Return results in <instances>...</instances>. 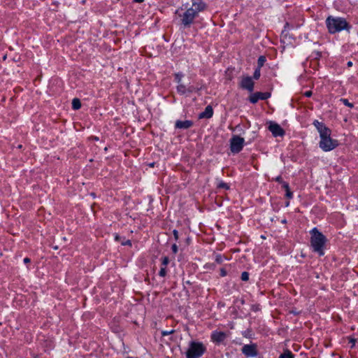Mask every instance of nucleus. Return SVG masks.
<instances>
[{"label":"nucleus","instance_id":"1","mask_svg":"<svg viewBox=\"0 0 358 358\" xmlns=\"http://www.w3.org/2000/svg\"><path fill=\"white\" fill-rule=\"evenodd\" d=\"M311 238L310 244L313 250L320 255H323L324 248L326 243V237L320 232L317 228H314L310 231Z\"/></svg>","mask_w":358,"mask_h":358},{"label":"nucleus","instance_id":"2","mask_svg":"<svg viewBox=\"0 0 358 358\" xmlns=\"http://www.w3.org/2000/svg\"><path fill=\"white\" fill-rule=\"evenodd\" d=\"M327 26L329 33L334 34L348 29L346 20L341 17H328L326 20Z\"/></svg>","mask_w":358,"mask_h":358},{"label":"nucleus","instance_id":"3","mask_svg":"<svg viewBox=\"0 0 358 358\" xmlns=\"http://www.w3.org/2000/svg\"><path fill=\"white\" fill-rule=\"evenodd\" d=\"M182 8H179L176 14L180 18L181 24L185 28L189 27L198 15L189 8L182 13Z\"/></svg>","mask_w":358,"mask_h":358},{"label":"nucleus","instance_id":"4","mask_svg":"<svg viewBox=\"0 0 358 358\" xmlns=\"http://www.w3.org/2000/svg\"><path fill=\"white\" fill-rule=\"evenodd\" d=\"M206 351L205 346L201 343L192 342L186 353L187 358H198Z\"/></svg>","mask_w":358,"mask_h":358},{"label":"nucleus","instance_id":"5","mask_svg":"<svg viewBox=\"0 0 358 358\" xmlns=\"http://www.w3.org/2000/svg\"><path fill=\"white\" fill-rule=\"evenodd\" d=\"M245 140L238 136H234L230 140V148L233 153H238L243 148Z\"/></svg>","mask_w":358,"mask_h":358},{"label":"nucleus","instance_id":"6","mask_svg":"<svg viewBox=\"0 0 358 358\" xmlns=\"http://www.w3.org/2000/svg\"><path fill=\"white\" fill-rule=\"evenodd\" d=\"M337 145V141L332 139L331 136L321 139L320 141V148L325 152L334 149Z\"/></svg>","mask_w":358,"mask_h":358},{"label":"nucleus","instance_id":"7","mask_svg":"<svg viewBox=\"0 0 358 358\" xmlns=\"http://www.w3.org/2000/svg\"><path fill=\"white\" fill-rule=\"evenodd\" d=\"M313 125L316 127L320 134V140L331 136V130L322 122H320L318 120H315L313 122Z\"/></svg>","mask_w":358,"mask_h":358},{"label":"nucleus","instance_id":"8","mask_svg":"<svg viewBox=\"0 0 358 358\" xmlns=\"http://www.w3.org/2000/svg\"><path fill=\"white\" fill-rule=\"evenodd\" d=\"M206 8V3L203 0H192V6L189 8L194 11L197 15Z\"/></svg>","mask_w":358,"mask_h":358},{"label":"nucleus","instance_id":"9","mask_svg":"<svg viewBox=\"0 0 358 358\" xmlns=\"http://www.w3.org/2000/svg\"><path fill=\"white\" fill-rule=\"evenodd\" d=\"M240 87L250 92H252L254 89V82L252 78L250 76H243L240 82Z\"/></svg>","mask_w":358,"mask_h":358},{"label":"nucleus","instance_id":"10","mask_svg":"<svg viewBox=\"0 0 358 358\" xmlns=\"http://www.w3.org/2000/svg\"><path fill=\"white\" fill-rule=\"evenodd\" d=\"M268 124V129L275 137L282 136L285 134V131L278 124L270 122Z\"/></svg>","mask_w":358,"mask_h":358},{"label":"nucleus","instance_id":"11","mask_svg":"<svg viewBox=\"0 0 358 358\" xmlns=\"http://www.w3.org/2000/svg\"><path fill=\"white\" fill-rule=\"evenodd\" d=\"M242 352L247 357H255L257 355L256 347L254 345H245L242 348Z\"/></svg>","mask_w":358,"mask_h":358},{"label":"nucleus","instance_id":"12","mask_svg":"<svg viewBox=\"0 0 358 358\" xmlns=\"http://www.w3.org/2000/svg\"><path fill=\"white\" fill-rule=\"evenodd\" d=\"M270 96L269 93L265 92H257L253 94H252L250 96V102L255 103L258 101L259 99L265 100Z\"/></svg>","mask_w":358,"mask_h":358},{"label":"nucleus","instance_id":"13","mask_svg":"<svg viewBox=\"0 0 358 358\" xmlns=\"http://www.w3.org/2000/svg\"><path fill=\"white\" fill-rule=\"evenodd\" d=\"M227 337V334L222 331H215L212 334L211 338L214 342L221 343Z\"/></svg>","mask_w":358,"mask_h":358},{"label":"nucleus","instance_id":"14","mask_svg":"<svg viewBox=\"0 0 358 358\" xmlns=\"http://www.w3.org/2000/svg\"><path fill=\"white\" fill-rule=\"evenodd\" d=\"M213 110L211 106H208L205 110L199 115V118H210L213 116Z\"/></svg>","mask_w":358,"mask_h":358},{"label":"nucleus","instance_id":"15","mask_svg":"<svg viewBox=\"0 0 358 358\" xmlns=\"http://www.w3.org/2000/svg\"><path fill=\"white\" fill-rule=\"evenodd\" d=\"M192 125V122L190 120H178L176 122V127L178 129H188Z\"/></svg>","mask_w":358,"mask_h":358},{"label":"nucleus","instance_id":"16","mask_svg":"<svg viewBox=\"0 0 358 358\" xmlns=\"http://www.w3.org/2000/svg\"><path fill=\"white\" fill-rule=\"evenodd\" d=\"M81 107V103L78 99H73L72 101V108L74 110H78Z\"/></svg>","mask_w":358,"mask_h":358},{"label":"nucleus","instance_id":"17","mask_svg":"<svg viewBox=\"0 0 358 358\" xmlns=\"http://www.w3.org/2000/svg\"><path fill=\"white\" fill-rule=\"evenodd\" d=\"M279 358H294V356L289 350H285Z\"/></svg>","mask_w":358,"mask_h":358},{"label":"nucleus","instance_id":"18","mask_svg":"<svg viewBox=\"0 0 358 358\" xmlns=\"http://www.w3.org/2000/svg\"><path fill=\"white\" fill-rule=\"evenodd\" d=\"M266 62V58L264 56H260L258 59V68L261 69L262 66H264V63Z\"/></svg>","mask_w":358,"mask_h":358},{"label":"nucleus","instance_id":"19","mask_svg":"<svg viewBox=\"0 0 358 358\" xmlns=\"http://www.w3.org/2000/svg\"><path fill=\"white\" fill-rule=\"evenodd\" d=\"M177 90L180 94H185L186 92L185 86L183 85H179L177 87Z\"/></svg>","mask_w":358,"mask_h":358},{"label":"nucleus","instance_id":"20","mask_svg":"<svg viewBox=\"0 0 358 358\" xmlns=\"http://www.w3.org/2000/svg\"><path fill=\"white\" fill-rule=\"evenodd\" d=\"M260 69L259 68H257L255 71V73H254V75H253V78L255 80H258L260 77Z\"/></svg>","mask_w":358,"mask_h":358},{"label":"nucleus","instance_id":"21","mask_svg":"<svg viewBox=\"0 0 358 358\" xmlns=\"http://www.w3.org/2000/svg\"><path fill=\"white\" fill-rule=\"evenodd\" d=\"M249 279V274L248 272H243L241 274V280L243 281H247Z\"/></svg>","mask_w":358,"mask_h":358},{"label":"nucleus","instance_id":"22","mask_svg":"<svg viewBox=\"0 0 358 358\" xmlns=\"http://www.w3.org/2000/svg\"><path fill=\"white\" fill-rule=\"evenodd\" d=\"M169 262V259L168 257H164L162 258V267H166V266L168 265Z\"/></svg>","mask_w":358,"mask_h":358},{"label":"nucleus","instance_id":"23","mask_svg":"<svg viewBox=\"0 0 358 358\" xmlns=\"http://www.w3.org/2000/svg\"><path fill=\"white\" fill-rule=\"evenodd\" d=\"M341 101H342V102H343L345 106H348V107H350V108L353 107V104H352V103H350V102L348 101V99H341Z\"/></svg>","mask_w":358,"mask_h":358},{"label":"nucleus","instance_id":"24","mask_svg":"<svg viewBox=\"0 0 358 358\" xmlns=\"http://www.w3.org/2000/svg\"><path fill=\"white\" fill-rule=\"evenodd\" d=\"M159 275L162 277H164L166 274V267H162L159 271Z\"/></svg>","mask_w":358,"mask_h":358},{"label":"nucleus","instance_id":"25","mask_svg":"<svg viewBox=\"0 0 358 358\" xmlns=\"http://www.w3.org/2000/svg\"><path fill=\"white\" fill-rule=\"evenodd\" d=\"M173 332H174L173 329H171L170 331H163L162 332V336H168V335L172 334Z\"/></svg>","mask_w":358,"mask_h":358},{"label":"nucleus","instance_id":"26","mask_svg":"<svg viewBox=\"0 0 358 358\" xmlns=\"http://www.w3.org/2000/svg\"><path fill=\"white\" fill-rule=\"evenodd\" d=\"M223 259H224V257H222L221 255H217V256H216L215 261H216L218 264H221V263H222V262H223Z\"/></svg>","mask_w":358,"mask_h":358},{"label":"nucleus","instance_id":"27","mask_svg":"<svg viewBox=\"0 0 358 358\" xmlns=\"http://www.w3.org/2000/svg\"><path fill=\"white\" fill-rule=\"evenodd\" d=\"M349 341L352 344L351 348H353L355 345L357 340L354 338H350Z\"/></svg>","mask_w":358,"mask_h":358},{"label":"nucleus","instance_id":"28","mask_svg":"<svg viewBox=\"0 0 358 358\" xmlns=\"http://www.w3.org/2000/svg\"><path fill=\"white\" fill-rule=\"evenodd\" d=\"M286 196L289 199L292 197V192L289 189L286 190Z\"/></svg>","mask_w":358,"mask_h":358},{"label":"nucleus","instance_id":"29","mask_svg":"<svg viewBox=\"0 0 358 358\" xmlns=\"http://www.w3.org/2000/svg\"><path fill=\"white\" fill-rule=\"evenodd\" d=\"M282 187L285 189V191L289 189L288 183L284 182H282Z\"/></svg>","mask_w":358,"mask_h":358},{"label":"nucleus","instance_id":"30","mask_svg":"<svg viewBox=\"0 0 358 358\" xmlns=\"http://www.w3.org/2000/svg\"><path fill=\"white\" fill-rule=\"evenodd\" d=\"M172 251L175 254L177 253V252H178V246L176 244H173L172 245Z\"/></svg>","mask_w":358,"mask_h":358},{"label":"nucleus","instance_id":"31","mask_svg":"<svg viewBox=\"0 0 358 358\" xmlns=\"http://www.w3.org/2000/svg\"><path fill=\"white\" fill-rule=\"evenodd\" d=\"M219 187L225 188V189H228V188H229V187H228L227 184L224 183V182H221V183L219 185Z\"/></svg>","mask_w":358,"mask_h":358},{"label":"nucleus","instance_id":"32","mask_svg":"<svg viewBox=\"0 0 358 358\" xmlns=\"http://www.w3.org/2000/svg\"><path fill=\"white\" fill-rule=\"evenodd\" d=\"M122 245L131 246V241L129 240H127L125 242H122Z\"/></svg>","mask_w":358,"mask_h":358},{"label":"nucleus","instance_id":"33","mask_svg":"<svg viewBox=\"0 0 358 358\" xmlns=\"http://www.w3.org/2000/svg\"><path fill=\"white\" fill-rule=\"evenodd\" d=\"M173 236H174L175 239L178 240V231L174 230L173 231Z\"/></svg>","mask_w":358,"mask_h":358},{"label":"nucleus","instance_id":"34","mask_svg":"<svg viewBox=\"0 0 358 358\" xmlns=\"http://www.w3.org/2000/svg\"><path fill=\"white\" fill-rule=\"evenodd\" d=\"M304 95H305L306 96L309 97V96H310L312 95V92H311V91H307V92H306L304 93Z\"/></svg>","mask_w":358,"mask_h":358},{"label":"nucleus","instance_id":"35","mask_svg":"<svg viewBox=\"0 0 358 358\" xmlns=\"http://www.w3.org/2000/svg\"><path fill=\"white\" fill-rule=\"evenodd\" d=\"M275 180L278 181V182L282 184V182H284L282 180V178L280 176H278L275 178Z\"/></svg>","mask_w":358,"mask_h":358},{"label":"nucleus","instance_id":"36","mask_svg":"<svg viewBox=\"0 0 358 358\" xmlns=\"http://www.w3.org/2000/svg\"><path fill=\"white\" fill-rule=\"evenodd\" d=\"M30 261H31V260H30V259H29V258H28V257H26V258H24V262L25 264H28V263H29V262H30Z\"/></svg>","mask_w":358,"mask_h":358},{"label":"nucleus","instance_id":"37","mask_svg":"<svg viewBox=\"0 0 358 358\" xmlns=\"http://www.w3.org/2000/svg\"><path fill=\"white\" fill-rule=\"evenodd\" d=\"M347 64H348V66L350 67V66H352V62H348Z\"/></svg>","mask_w":358,"mask_h":358},{"label":"nucleus","instance_id":"38","mask_svg":"<svg viewBox=\"0 0 358 358\" xmlns=\"http://www.w3.org/2000/svg\"><path fill=\"white\" fill-rule=\"evenodd\" d=\"M221 273H222V276H224V275H226V273H225V271H224V270H222V271H221Z\"/></svg>","mask_w":358,"mask_h":358},{"label":"nucleus","instance_id":"39","mask_svg":"<svg viewBox=\"0 0 358 358\" xmlns=\"http://www.w3.org/2000/svg\"><path fill=\"white\" fill-rule=\"evenodd\" d=\"M120 239V237L118 235L115 236V240L118 241Z\"/></svg>","mask_w":358,"mask_h":358},{"label":"nucleus","instance_id":"40","mask_svg":"<svg viewBox=\"0 0 358 358\" xmlns=\"http://www.w3.org/2000/svg\"><path fill=\"white\" fill-rule=\"evenodd\" d=\"M137 3H141L143 2L144 0H134Z\"/></svg>","mask_w":358,"mask_h":358},{"label":"nucleus","instance_id":"41","mask_svg":"<svg viewBox=\"0 0 358 358\" xmlns=\"http://www.w3.org/2000/svg\"><path fill=\"white\" fill-rule=\"evenodd\" d=\"M92 138L94 140H96V141H97V140H98V138H97L96 136H93V137H92Z\"/></svg>","mask_w":358,"mask_h":358},{"label":"nucleus","instance_id":"42","mask_svg":"<svg viewBox=\"0 0 358 358\" xmlns=\"http://www.w3.org/2000/svg\"><path fill=\"white\" fill-rule=\"evenodd\" d=\"M57 248H58V247H57V246H55V247H54V249H55V250H57Z\"/></svg>","mask_w":358,"mask_h":358},{"label":"nucleus","instance_id":"43","mask_svg":"<svg viewBox=\"0 0 358 358\" xmlns=\"http://www.w3.org/2000/svg\"><path fill=\"white\" fill-rule=\"evenodd\" d=\"M312 358H315V357H312Z\"/></svg>","mask_w":358,"mask_h":358}]
</instances>
